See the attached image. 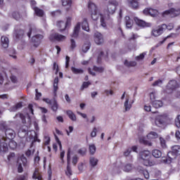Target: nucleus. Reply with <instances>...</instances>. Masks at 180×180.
<instances>
[{"mask_svg": "<svg viewBox=\"0 0 180 180\" xmlns=\"http://www.w3.org/2000/svg\"><path fill=\"white\" fill-rule=\"evenodd\" d=\"M172 151L176 155H180V146H174L172 147Z\"/></svg>", "mask_w": 180, "mask_h": 180, "instance_id": "obj_43", "label": "nucleus"}, {"mask_svg": "<svg viewBox=\"0 0 180 180\" xmlns=\"http://www.w3.org/2000/svg\"><path fill=\"white\" fill-rule=\"evenodd\" d=\"M139 36L136 34L132 33L129 40H136Z\"/></svg>", "mask_w": 180, "mask_h": 180, "instance_id": "obj_63", "label": "nucleus"}, {"mask_svg": "<svg viewBox=\"0 0 180 180\" xmlns=\"http://www.w3.org/2000/svg\"><path fill=\"white\" fill-rule=\"evenodd\" d=\"M71 25V19L68 18L66 22L64 21H58L57 22V26L60 29V32H64L65 29H67V26H70Z\"/></svg>", "mask_w": 180, "mask_h": 180, "instance_id": "obj_10", "label": "nucleus"}, {"mask_svg": "<svg viewBox=\"0 0 180 180\" xmlns=\"http://www.w3.org/2000/svg\"><path fill=\"white\" fill-rule=\"evenodd\" d=\"M72 1L71 0H62V5L63 6H71Z\"/></svg>", "mask_w": 180, "mask_h": 180, "instance_id": "obj_47", "label": "nucleus"}, {"mask_svg": "<svg viewBox=\"0 0 180 180\" xmlns=\"http://www.w3.org/2000/svg\"><path fill=\"white\" fill-rule=\"evenodd\" d=\"M81 29V23L78 22L76 26L75 27L74 31L72 34L71 35L72 37H78V34L79 33V30Z\"/></svg>", "mask_w": 180, "mask_h": 180, "instance_id": "obj_20", "label": "nucleus"}, {"mask_svg": "<svg viewBox=\"0 0 180 180\" xmlns=\"http://www.w3.org/2000/svg\"><path fill=\"white\" fill-rule=\"evenodd\" d=\"M178 86V83H176V80H171L169 82L166 86V93L167 94H172L176 87Z\"/></svg>", "mask_w": 180, "mask_h": 180, "instance_id": "obj_6", "label": "nucleus"}, {"mask_svg": "<svg viewBox=\"0 0 180 180\" xmlns=\"http://www.w3.org/2000/svg\"><path fill=\"white\" fill-rule=\"evenodd\" d=\"M89 49H91V42L89 41H86L82 46V50L83 53H86Z\"/></svg>", "mask_w": 180, "mask_h": 180, "instance_id": "obj_24", "label": "nucleus"}, {"mask_svg": "<svg viewBox=\"0 0 180 180\" xmlns=\"http://www.w3.org/2000/svg\"><path fill=\"white\" fill-rule=\"evenodd\" d=\"M94 41L96 44H102L103 43V36L99 32L95 33Z\"/></svg>", "mask_w": 180, "mask_h": 180, "instance_id": "obj_17", "label": "nucleus"}, {"mask_svg": "<svg viewBox=\"0 0 180 180\" xmlns=\"http://www.w3.org/2000/svg\"><path fill=\"white\" fill-rule=\"evenodd\" d=\"M174 122H175V124H176V127L178 128V129H180V116L178 115L175 120H174Z\"/></svg>", "mask_w": 180, "mask_h": 180, "instance_id": "obj_51", "label": "nucleus"}, {"mask_svg": "<svg viewBox=\"0 0 180 180\" xmlns=\"http://www.w3.org/2000/svg\"><path fill=\"white\" fill-rule=\"evenodd\" d=\"M98 162H99L98 158H96L95 157H90L89 164L92 168H95V167L98 165Z\"/></svg>", "mask_w": 180, "mask_h": 180, "instance_id": "obj_21", "label": "nucleus"}, {"mask_svg": "<svg viewBox=\"0 0 180 180\" xmlns=\"http://www.w3.org/2000/svg\"><path fill=\"white\" fill-rule=\"evenodd\" d=\"M124 65L125 67H136L137 65V63L136 61H130L125 60L124 62Z\"/></svg>", "mask_w": 180, "mask_h": 180, "instance_id": "obj_31", "label": "nucleus"}, {"mask_svg": "<svg viewBox=\"0 0 180 180\" xmlns=\"http://www.w3.org/2000/svg\"><path fill=\"white\" fill-rule=\"evenodd\" d=\"M106 57H108V52H106V54L105 55V53L103 52V51L100 50L98 58H97V62L101 63V61H102V59L106 58Z\"/></svg>", "mask_w": 180, "mask_h": 180, "instance_id": "obj_22", "label": "nucleus"}, {"mask_svg": "<svg viewBox=\"0 0 180 180\" xmlns=\"http://www.w3.org/2000/svg\"><path fill=\"white\" fill-rule=\"evenodd\" d=\"M49 39L51 41H54V40H56L57 41H63V40H65V36L58 33H55L51 34L49 37Z\"/></svg>", "mask_w": 180, "mask_h": 180, "instance_id": "obj_12", "label": "nucleus"}, {"mask_svg": "<svg viewBox=\"0 0 180 180\" xmlns=\"http://www.w3.org/2000/svg\"><path fill=\"white\" fill-rule=\"evenodd\" d=\"M12 17L13 18V19H15V20H19V19L22 18V15H20V13H19V12L14 11L12 13Z\"/></svg>", "mask_w": 180, "mask_h": 180, "instance_id": "obj_42", "label": "nucleus"}, {"mask_svg": "<svg viewBox=\"0 0 180 180\" xmlns=\"http://www.w3.org/2000/svg\"><path fill=\"white\" fill-rule=\"evenodd\" d=\"M33 9L37 15V16H43V15H44V12L43 11V10L37 8V7H33Z\"/></svg>", "mask_w": 180, "mask_h": 180, "instance_id": "obj_37", "label": "nucleus"}, {"mask_svg": "<svg viewBox=\"0 0 180 180\" xmlns=\"http://www.w3.org/2000/svg\"><path fill=\"white\" fill-rule=\"evenodd\" d=\"M139 172L143 174V176H145L146 179H148V178H150V174L147 170L140 169Z\"/></svg>", "mask_w": 180, "mask_h": 180, "instance_id": "obj_48", "label": "nucleus"}, {"mask_svg": "<svg viewBox=\"0 0 180 180\" xmlns=\"http://www.w3.org/2000/svg\"><path fill=\"white\" fill-rule=\"evenodd\" d=\"M32 33H36V28L34 27H30V32H27L28 37H30Z\"/></svg>", "mask_w": 180, "mask_h": 180, "instance_id": "obj_55", "label": "nucleus"}, {"mask_svg": "<svg viewBox=\"0 0 180 180\" xmlns=\"http://www.w3.org/2000/svg\"><path fill=\"white\" fill-rule=\"evenodd\" d=\"M22 108V103H18L15 105L9 108L10 112H16L18 109H20Z\"/></svg>", "mask_w": 180, "mask_h": 180, "instance_id": "obj_36", "label": "nucleus"}, {"mask_svg": "<svg viewBox=\"0 0 180 180\" xmlns=\"http://www.w3.org/2000/svg\"><path fill=\"white\" fill-rule=\"evenodd\" d=\"M28 132L26 131V129H20V131H18V136L20 137V139H25V137H26L27 136Z\"/></svg>", "mask_w": 180, "mask_h": 180, "instance_id": "obj_33", "label": "nucleus"}, {"mask_svg": "<svg viewBox=\"0 0 180 180\" xmlns=\"http://www.w3.org/2000/svg\"><path fill=\"white\" fill-rule=\"evenodd\" d=\"M77 47V44L75 43V40L71 39H70V49L74 50Z\"/></svg>", "mask_w": 180, "mask_h": 180, "instance_id": "obj_52", "label": "nucleus"}, {"mask_svg": "<svg viewBox=\"0 0 180 180\" xmlns=\"http://www.w3.org/2000/svg\"><path fill=\"white\" fill-rule=\"evenodd\" d=\"M89 151L91 155H94V154L96 153V146H95V144L92 143L89 145Z\"/></svg>", "mask_w": 180, "mask_h": 180, "instance_id": "obj_32", "label": "nucleus"}, {"mask_svg": "<svg viewBox=\"0 0 180 180\" xmlns=\"http://www.w3.org/2000/svg\"><path fill=\"white\" fill-rule=\"evenodd\" d=\"M8 124H6V122L1 121L0 122V130L1 131H6V129H8Z\"/></svg>", "mask_w": 180, "mask_h": 180, "instance_id": "obj_38", "label": "nucleus"}, {"mask_svg": "<svg viewBox=\"0 0 180 180\" xmlns=\"http://www.w3.org/2000/svg\"><path fill=\"white\" fill-rule=\"evenodd\" d=\"M51 105H52V110H53V112H57V109H58V104H57V101H56V99H53V101Z\"/></svg>", "mask_w": 180, "mask_h": 180, "instance_id": "obj_45", "label": "nucleus"}, {"mask_svg": "<svg viewBox=\"0 0 180 180\" xmlns=\"http://www.w3.org/2000/svg\"><path fill=\"white\" fill-rule=\"evenodd\" d=\"M166 27L167 25L162 24L158 26L156 28H153L151 32V35L154 36V37H158V36H161V34L164 33V30H165Z\"/></svg>", "mask_w": 180, "mask_h": 180, "instance_id": "obj_4", "label": "nucleus"}, {"mask_svg": "<svg viewBox=\"0 0 180 180\" xmlns=\"http://www.w3.org/2000/svg\"><path fill=\"white\" fill-rule=\"evenodd\" d=\"M125 23L126 26L128 29L131 28V26H133V20L130 19V17L126 16L125 17Z\"/></svg>", "mask_w": 180, "mask_h": 180, "instance_id": "obj_28", "label": "nucleus"}, {"mask_svg": "<svg viewBox=\"0 0 180 180\" xmlns=\"http://www.w3.org/2000/svg\"><path fill=\"white\" fill-rule=\"evenodd\" d=\"M165 29H167V30H172V29H174V23H169L168 25H166Z\"/></svg>", "mask_w": 180, "mask_h": 180, "instance_id": "obj_64", "label": "nucleus"}, {"mask_svg": "<svg viewBox=\"0 0 180 180\" xmlns=\"http://www.w3.org/2000/svg\"><path fill=\"white\" fill-rule=\"evenodd\" d=\"M25 36V31L18 27H15L13 32V38L15 41H19V40H22Z\"/></svg>", "mask_w": 180, "mask_h": 180, "instance_id": "obj_5", "label": "nucleus"}, {"mask_svg": "<svg viewBox=\"0 0 180 180\" xmlns=\"http://www.w3.org/2000/svg\"><path fill=\"white\" fill-rule=\"evenodd\" d=\"M43 39V35L37 34L32 38V41L34 43V47H39L40 43H41V40Z\"/></svg>", "mask_w": 180, "mask_h": 180, "instance_id": "obj_13", "label": "nucleus"}, {"mask_svg": "<svg viewBox=\"0 0 180 180\" xmlns=\"http://www.w3.org/2000/svg\"><path fill=\"white\" fill-rule=\"evenodd\" d=\"M78 153L80 154V155H85V154H86V149H79L78 150Z\"/></svg>", "mask_w": 180, "mask_h": 180, "instance_id": "obj_62", "label": "nucleus"}, {"mask_svg": "<svg viewBox=\"0 0 180 180\" xmlns=\"http://www.w3.org/2000/svg\"><path fill=\"white\" fill-rule=\"evenodd\" d=\"M89 9L91 13V19L93 20H98L99 19V16L101 17V14L98 13V8H96V5L94 3H90L89 4Z\"/></svg>", "mask_w": 180, "mask_h": 180, "instance_id": "obj_3", "label": "nucleus"}, {"mask_svg": "<svg viewBox=\"0 0 180 180\" xmlns=\"http://www.w3.org/2000/svg\"><path fill=\"white\" fill-rule=\"evenodd\" d=\"M71 70L73 72V74H83L84 73V70H82V69H78V68H75L74 67L71 68Z\"/></svg>", "mask_w": 180, "mask_h": 180, "instance_id": "obj_44", "label": "nucleus"}, {"mask_svg": "<svg viewBox=\"0 0 180 180\" xmlns=\"http://www.w3.org/2000/svg\"><path fill=\"white\" fill-rule=\"evenodd\" d=\"M94 71H96V72L102 73L103 71H105V68L103 67H98V66H94L93 68Z\"/></svg>", "mask_w": 180, "mask_h": 180, "instance_id": "obj_46", "label": "nucleus"}, {"mask_svg": "<svg viewBox=\"0 0 180 180\" xmlns=\"http://www.w3.org/2000/svg\"><path fill=\"white\" fill-rule=\"evenodd\" d=\"M146 55H147V53L143 52V53H141L140 56H136V60L137 61H140V60H143L144 57H146Z\"/></svg>", "mask_w": 180, "mask_h": 180, "instance_id": "obj_49", "label": "nucleus"}, {"mask_svg": "<svg viewBox=\"0 0 180 180\" xmlns=\"http://www.w3.org/2000/svg\"><path fill=\"white\" fill-rule=\"evenodd\" d=\"M77 162H78V156L75 155L72 158V164L73 165H77Z\"/></svg>", "mask_w": 180, "mask_h": 180, "instance_id": "obj_61", "label": "nucleus"}, {"mask_svg": "<svg viewBox=\"0 0 180 180\" xmlns=\"http://www.w3.org/2000/svg\"><path fill=\"white\" fill-rule=\"evenodd\" d=\"M5 136L0 138V153H6L8 151V143H9L10 139L15 137V131L11 128L6 129Z\"/></svg>", "mask_w": 180, "mask_h": 180, "instance_id": "obj_1", "label": "nucleus"}, {"mask_svg": "<svg viewBox=\"0 0 180 180\" xmlns=\"http://www.w3.org/2000/svg\"><path fill=\"white\" fill-rule=\"evenodd\" d=\"M149 15L152 16V18H155V16H158L159 13L158 10L150 8Z\"/></svg>", "mask_w": 180, "mask_h": 180, "instance_id": "obj_39", "label": "nucleus"}, {"mask_svg": "<svg viewBox=\"0 0 180 180\" xmlns=\"http://www.w3.org/2000/svg\"><path fill=\"white\" fill-rule=\"evenodd\" d=\"M18 117L21 119L23 124L26 123V116L23 115V114L18 113L15 115V116L14 117V119H18Z\"/></svg>", "mask_w": 180, "mask_h": 180, "instance_id": "obj_40", "label": "nucleus"}, {"mask_svg": "<svg viewBox=\"0 0 180 180\" xmlns=\"http://www.w3.org/2000/svg\"><path fill=\"white\" fill-rule=\"evenodd\" d=\"M167 15H169L170 18H176V16H179V15H180V9L171 8L168 11H165L162 13L163 16H167Z\"/></svg>", "mask_w": 180, "mask_h": 180, "instance_id": "obj_8", "label": "nucleus"}, {"mask_svg": "<svg viewBox=\"0 0 180 180\" xmlns=\"http://www.w3.org/2000/svg\"><path fill=\"white\" fill-rule=\"evenodd\" d=\"M10 79H11V81L13 82V84H16V83H18V77H16V76H15V75H11V77H10Z\"/></svg>", "mask_w": 180, "mask_h": 180, "instance_id": "obj_57", "label": "nucleus"}, {"mask_svg": "<svg viewBox=\"0 0 180 180\" xmlns=\"http://www.w3.org/2000/svg\"><path fill=\"white\" fill-rule=\"evenodd\" d=\"M151 104L153 105V108L158 109V108H161L162 106V101L155 100L151 103Z\"/></svg>", "mask_w": 180, "mask_h": 180, "instance_id": "obj_30", "label": "nucleus"}, {"mask_svg": "<svg viewBox=\"0 0 180 180\" xmlns=\"http://www.w3.org/2000/svg\"><path fill=\"white\" fill-rule=\"evenodd\" d=\"M150 99L151 101V103L154 101H155V92H152L150 94Z\"/></svg>", "mask_w": 180, "mask_h": 180, "instance_id": "obj_60", "label": "nucleus"}, {"mask_svg": "<svg viewBox=\"0 0 180 180\" xmlns=\"http://www.w3.org/2000/svg\"><path fill=\"white\" fill-rule=\"evenodd\" d=\"M28 134H27V136H29V138H26L27 141H32V140L33 141L34 139V135L32 134V132H28Z\"/></svg>", "mask_w": 180, "mask_h": 180, "instance_id": "obj_53", "label": "nucleus"}, {"mask_svg": "<svg viewBox=\"0 0 180 180\" xmlns=\"http://www.w3.org/2000/svg\"><path fill=\"white\" fill-rule=\"evenodd\" d=\"M67 157H68V166H67V171L65 174L66 175H68V176H71V175H72V170H71V166L70 165L71 162V155H70V150L68 151Z\"/></svg>", "mask_w": 180, "mask_h": 180, "instance_id": "obj_16", "label": "nucleus"}, {"mask_svg": "<svg viewBox=\"0 0 180 180\" xmlns=\"http://www.w3.org/2000/svg\"><path fill=\"white\" fill-rule=\"evenodd\" d=\"M139 0H127L129 6L132 9H139Z\"/></svg>", "mask_w": 180, "mask_h": 180, "instance_id": "obj_18", "label": "nucleus"}, {"mask_svg": "<svg viewBox=\"0 0 180 180\" xmlns=\"http://www.w3.org/2000/svg\"><path fill=\"white\" fill-rule=\"evenodd\" d=\"M166 120H167V115L165 114L160 115L156 117L155 123L156 126H158V127H160L161 124H164L165 123Z\"/></svg>", "mask_w": 180, "mask_h": 180, "instance_id": "obj_11", "label": "nucleus"}, {"mask_svg": "<svg viewBox=\"0 0 180 180\" xmlns=\"http://www.w3.org/2000/svg\"><path fill=\"white\" fill-rule=\"evenodd\" d=\"M160 146L162 148H165L167 147V144L165 143V140L162 138H160Z\"/></svg>", "mask_w": 180, "mask_h": 180, "instance_id": "obj_56", "label": "nucleus"}, {"mask_svg": "<svg viewBox=\"0 0 180 180\" xmlns=\"http://www.w3.org/2000/svg\"><path fill=\"white\" fill-rule=\"evenodd\" d=\"M119 5V3L116 0H110L108 6V12L109 15H113L116 12V6Z\"/></svg>", "mask_w": 180, "mask_h": 180, "instance_id": "obj_7", "label": "nucleus"}, {"mask_svg": "<svg viewBox=\"0 0 180 180\" xmlns=\"http://www.w3.org/2000/svg\"><path fill=\"white\" fill-rule=\"evenodd\" d=\"M134 20L136 24L141 27H150L151 26V23L146 22V21L143 20L139 19L137 17L134 18Z\"/></svg>", "mask_w": 180, "mask_h": 180, "instance_id": "obj_14", "label": "nucleus"}, {"mask_svg": "<svg viewBox=\"0 0 180 180\" xmlns=\"http://www.w3.org/2000/svg\"><path fill=\"white\" fill-rule=\"evenodd\" d=\"M57 89H58V77H56L53 82V92L55 95L57 94Z\"/></svg>", "mask_w": 180, "mask_h": 180, "instance_id": "obj_34", "label": "nucleus"}, {"mask_svg": "<svg viewBox=\"0 0 180 180\" xmlns=\"http://www.w3.org/2000/svg\"><path fill=\"white\" fill-rule=\"evenodd\" d=\"M51 16H53V18H55V16H60V15H61V11L60 10H57L55 11H52L51 13Z\"/></svg>", "mask_w": 180, "mask_h": 180, "instance_id": "obj_50", "label": "nucleus"}, {"mask_svg": "<svg viewBox=\"0 0 180 180\" xmlns=\"http://www.w3.org/2000/svg\"><path fill=\"white\" fill-rule=\"evenodd\" d=\"M89 85H91V82H84L81 88L82 91H84V89H85V88H88L89 86Z\"/></svg>", "mask_w": 180, "mask_h": 180, "instance_id": "obj_54", "label": "nucleus"}, {"mask_svg": "<svg viewBox=\"0 0 180 180\" xmlns=\"http://www.w3.org/2000/svg\"><path fill=\"white\" fill-rule=\"evenodd\" d=\"M7 144H8V146L10 148H11V150H15V148L18 147V143L12 139H10V141L7 142Z\"/></svg>", "mask_w": 180, "mask_h": 180, "instance_id": "obj_29", "label": "nucleus"}, {"mask_svg": "<svg viewBox=\"0 0 180 180\" xmlns=\"http://www.w3.org/2000/svg\"><path fill=\"white\" fill-rule=\"evenodd\" d=\"M147 138L149 139V140H153L154 139H158V134H157L156 132L155 131H151L150 133H149L148 135H147Z\"/></svg>", "mask_w": 180, "mask_h": 180, "instance_id": "obj_35", "label": "nucleus"}, {"mask_svg": "<svg viewBox=\"0 0 180 180\" xmlns=\"http://www.w3.org/2000/svg\"><path fill=\"white\" fill-rule=\"evenodd\" d=\"M66 113L70 120H72L73 122L77 121V116H75V114H74L72 110H69L66 112Z\"/></svg>", "mask_w": 180, "mask_h": 180, "instance_id": "obj_26", "label": "nucleus"}, {"mask_svg": "<svg viewBox=\"0 0 180 180\" xmlns=\"http://www.w3.org/2000/svg\"><path fill=\"white\" fill-rule=\"evenodd\" d=\"M96 131H98V129L96 127H94L93 131L91 133V137H96Z\"/></svg>", "mask_w": 180, "mask_h": 180, "instance_id": "obj_59", "label": "nucleus"}, {"mask_svg": "<svg viewBox=\"0 0 180 180\" xmlns=\"http://www.w3.org/2000/svg\"><path fill=\"white\" fill-rule=\"evenodd\" d=\"M141 158L143 160V165L146 167H151L153 166V162L150 161V151L144 150L141 152Z\"/></svg>", "mask_w": 180, "mask_h": 180, "instance_id": "obj_2", "label": "nucleus"}, {"mask_svg": "<svg viewBox=\"0 0 180 180\" xmlns=\"http://www.w3.org/2000/svg\"><path fill=\"white\" fill-rule=\"evenodd\" d=\"M13 158H15V153H11L7 156L8 161H12V160H13Z\"/></svg>", "mask_w": 180, "mask_h": 180, "instance_id": "obj_58", "label": "nucleus"}, {"mask_svg": "<svg viewBox=\"0 0 180 180\" xmlns=\"http://www.w3.org/2000/svg\"><path fill=\"white\" fill-rule=\"evenodd\" d=\"M21 162H18V172L21 173L23 172V167H27V159L25 157V155H22L20 157ZM22 164L23 167H22Z\"/></svg>", "mask_w": 180, "mask_h": 180, "instance_id": "obj_9", "label": "nucleus"}, {"mask_svg": "<svg viewBox=\"0 0 180 180\" xmlns=\"http://www.w3.org/2000/svg\"><path fill=\"white\" fill-rule=\"evenodd\" d=\"M1 46L4 49H8V47H9V39L7 37H1Z\"/></svg>", "mask_w": 180, "mask_h": 180, "instance_id": "obj_19", "label": "nucleus"}, {"mask_svg": "<svg viewBox=\"0 0 180 180\" xmlns=\"http://www.w3.org/2000/svg\"><path fill=\"white\" fill-rule=\"evenodd\" d=\"M176 157H178L177 155L172 150L167 153V158L164 160V162L166 164H171V162H172V160H175Z\"/></svg>", "mask_w": 180, "mask_h": 180, "instance_id": "obj_15", "label": "nucleus"}, {"mask_svg": "<svg viewBox=\"0 0 180 180\" xmlns=\"http://www.w3.org/2000/svg\"><path fill=\"white\" fill-rule=\"evenodd\" d=\"M152 155H153L155 158H161L162 153L158 149H155L152 151Z\"/></svg>", "mask_w": 180, "mask_h": 180, "instance_id": "obj_27", "label": "nucleus"}, {"mask_svg": "<svg viewBox=\"0 0 180 180\" xmlns=\"http://www.w3.org/2000/svg\"><path fill=\"white\" fill-rule=\"evenodd\" d=\"M82 28L86 32H89V24H88V20H86V18L83 20L82 23Z\"/></svg>", "mask_w": 180, "mask_h": 180, "instance_id": "obj_23", "label": "nucleus"}, {"mask_svg": "<svg viewBox=\"0 0 180 180\" xmlns=\"http://www.w3.org/2000/svg\"><path fill=\"white\" fill-rule=\"evenodd\" d=\"M129 97H127L124 103V108L125 109L124 112H129V110L131 109V103L129 104Z\"/></svg>", "mask_w": 180, "mask_h": 180, "instance_id": "obj_25", "label": "nucleus"}, {"mask_svg": "<svg viewBox=\"0 0 180 180\" xmlns=\"http://www.w3.org/2000/svg\"><path fill=\"white\" fill-rule=\"evenodd\" d=\"M123 169L125 172H130V171H131V169H133V166L131 165V164L127 163V165H125L124 166Z\"/></svg>", "mask_w": 180, "mask_h": 180, "instance_id": "obj_41", "label": "nucleus"}]
</instances>
